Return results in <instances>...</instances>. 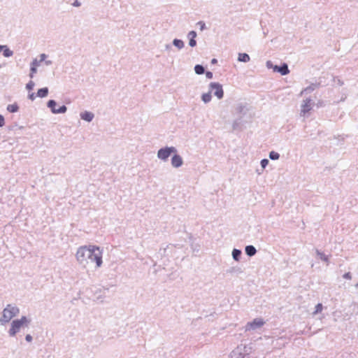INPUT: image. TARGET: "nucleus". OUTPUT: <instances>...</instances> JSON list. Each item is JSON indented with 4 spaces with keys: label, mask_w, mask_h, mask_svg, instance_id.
Returning <instances> with one entry per match:
<instances>
[{
    "label": "nucleus",
    "mask_w": 358,
    "mask_h": 358,
    "mask_svg": "<svg viewBox=\"0 0 358 358\" xmlns=\"http://www.w3.org/2000/svg\"><path fill=\"white\" fill-rule=\"evenodd\" d=\"M194 71L197 75H201V74L204 73L205 69L202 65L196 64L194 66Z\"/></svg>",
    "instance_id": "obj_21"
},
{
    "label": "nucleus",
    "mask_w": 358,
    "mask_h": 358,
    "mask_svg": "<svg viewBox=\"0 0 358 358\" xmlns=\"http://www.w3.org/2000/svg\"><path fill=\"white\" fill-rule=\"evenodd\" d=\"M251 350L250 346L241 343L231 352V357L232 358L244 357L245 355H249Z\"/></svg>",
    "instance_id": "obj_4"
},
{
    "label": "nucleus",
    "mask_w": 358,
    "mask_h": 358,
    "mask_svg": "<svg viewBox=\"0 0 358 358\" xmlns=\"http://www.w3.org/2000/svg\"><path fill=\"white\" fill-rule=\"evenodd\" d=\"M198 24L201 26L200 29L202 31L206 29V24L203 22L200 21L198 22Z\"/></svg>",
    "instance_id": "obj_39"
},
{
    "label": "nucleus",
    "mask_w": 358,
    "mask_h": 358,
    "mask_svg": "<svg viewBox=\"0 0 358 358\" xmlns=\"http://www.w3.org/2000/svg\"><path fill=\"white\" fill-rule=\"evenodd\" d=\"M67 110V108L65 106H61L59 108L57 109L56 110H53V113L57 114V113H64Z\"/></svg>",
    "instance_id": "obj_27"
},
{
    "label": "nucleus",
    "mask_w": 358,
    "mask_h": 358,
    "mask_svg": "<svg viewBox=\"0 0 358 358\" xmlns=\"http://www.w3.org/2000/svg\"><path fill=\"white\" fill-rule=\"evenodd\" d=\"M313 105L314 101L310 98L303 100L301 104V117H307L309 115L310 111L313 109Z\"/></svg>",
    "instance_id": "obj_6"
},
{
    "label": "nucleus",
    "mask_w": 358,
    "mask_h": 358,
    "mask_svg": "<svg viewBox=\"0 0 358 358\" xmlns=\"http://www.w3.org/2000/svg\"><path fill=\"white\" fill-rule=\"evenodd\" d=\"M165 49H166V50H169L171 49V45H170L169 44H166V45H165Z\"/></svg>",
    "instance_id": "obj_43"
},
{
    "label": "nucleus",
    "mask_w": 358,
    "mask_h": 358,
    "mask_svg": "<svg viewBox=\"0 0 358 358\" xmlns=\"http://www.w3.org/2000/svg\"><path fill=\"white\" fill-rule=\"evenodd\" d=\"M44 62H45V64L46 66H50V65H52V60H47V59H45V60L44 61Z\"/></svg>",
    "instance_id": "obj_42"
},
{
    "label": "nucleus",
    "mask_w": 358,
    "mask_h": 358,
    "mask_svg": "<svg viewBox=\"0 0 358 358\" xmlns=\"http://www.w3.org/2000/svg\"><path fill=\"white\" fill-rule=\"evenodd\" d=\"M245 253L247 254V255H248L249 257L254 256L257 252V250L255 249V248L253 245L246 246L245 248Z\"/></svg>",
    "instance_id": "obj_16"
},
{
    "label": "nucleus",
    "mask_w": 358,
    "mask_h": 358,
    "mask_svg": "<svg viewBox=\"0 0 358 358\" xmlns=\"http://www.w3.org/2000/svg\"><path fill=\"white\" fill-rule=\"evenodd\" d=\"M319 84L317 83H313L308 87L304 88L300 93L301 96H303L304 94H310V92H313L315 90L318 88Z\"/></svg>",
    "instance_id": "obj_13"
},
{
    "label": "nucleus",
    "mask_w": 358,
    "mask_h": 358,
    "mask_svg": "<svg viewBox=\"0 0 358 358\" xmlns=\"http://www.w3.org/2000/svg\"><path fill=\"white\" fill-rule=\"evenodd\" d=\"M171 164L173 168L178 169L182 166L183 159L178 152H174L171 159Z\"/></svg>",
    "instance_id": "obj_9"
},
{
    "label": "nucleus",
    "mask_w": 358,
    "mask_h": 358,
    "mask_svg": "<svg viewBox=\"0 0 358 358\" xmlns=\"http://www.w3.org/2000/svg\"><path fill=\"white\" fill-rule=\"evenodd\" d=\"M201 99L204 103H208L212 100L211 91L209 90L208 92L202 94Z\"/></svg>",
    "instance_id": "obj_15"
},
{
    "label": "nucleus",
    "mask_w": 358,
    "mask_h": 358,
    "mask_svg": "<svg viewBox=\"0 0 358 358\" xmlns=\"http://www.w3.org/2000/svg\"><path fill=\"white\" fill-rule=\"evenodd\" d=\"M173 45L178 48V50H181L185 47V43L183 41L178 38H175L173 40Z\"/></svg>",
    "instance_id": "obj_18"
},
{
    "label": "nucleus",
    "mask_w": 358,
    "mask_h": 358,
    "mask_svg": "<svg viewBox=\"0 0 358 358\" xmlns=\"http://www.w3.org/2000/svg\"><path fill=\"white\" fill-rule=\"evenodd\" d=\"M103 250L94 245L80 246L76 253V258L80 265L86 268L95 264L96 268L102 266Z\"/></svg>",
    "instance_id": "obj_1"
},
{
    "label": "nucleus",
    "mask_w": 358,
    "mask_h": 358,
    "mask_svg": "<svg viewBox=\"0 0 358 358\" xmlns=\"http://www.w3.org/2000/svg\"><path fill=\"white\" fill-rule=\"evenodd\" d=\"M209 90L211 93L213 92L214 95L218 99H222L224 97V90L222 85L219 83L212 82L208 85Z\"/></svg>",
    "instance_id": "obj_7"
},
{
    "label": "nucleus",
    "mask_w": 358,
    "mask_h": 358,
    "mask_svg": "<svg viewBox=\"0 0 358 358\" xmlns=\"http://www.w3.org/2000/svg\"><path fill=\"white\" fill-rule=\"evenodd\" d=\"M275 65H273V63L271 62V61H267L266 62V66L268 68V69H273V67H275Z\"/></svg>",
    "instance_id": "obj_34"
},
{
    "label": "nucleus",
    "mask_w": 358,
    "mask_h": 358,
    "mask_svg": "<svg viewBox=\"0 0 358 358\" xmlns=\"http://www.w3.org/2000/svg\"><path fill=\"white\" fill-rule=\"evenodd\" d=\"M19 313L20 309L17 306L14 304H8L2 311V315L0 317V324L1 325H5Z\"/></svg>",
    "instance_id": "obj_3"
},
{
    "label": "nucleus",
    "mask_w": 358,
    "mask_h": 358,
    "mask_svg": "<svg viewBox=\"0 0 358 358\" xmlns=\"http://www.w3.org/2000/svg\"><path fill=\"white\" fill-rule=\"evenodd\" d=\"M3 56L6 57H9L13 56V52L10 50L6 45H4V48L3 49Z\"/></svg>",
    "instance_id": "obj_23"
},
{
    "label": "nucleus",
    "mask_w": 358,
    "mask_h": 358,
    "mask_svg": "<svg viewBox=\"0 0 358 358\" xmlns=\"http://www.w3.org/2000/svg\"><path fill=\"white\" fill-rule=\"evenodd\" d=\"M265 322L262 318H255L252 322H248L245 326V331H254L261 328Z\"/></svg>",
    "instance_id": "obj_8"
},
{
    "label": "nucleus",
    "mask_w": 358,
    "mask_h": 358,
    "mask_svg": "<svg viewBox=\"0 0 358 358\" xmlns=\"http://www.w3.org/2000/svg\"><path fill=\"white\" fill-rule=\"evenodd\" d=\"M5 124V120L3 115H0V127H2Z\"/></svg>",
    "instance_id": "obj_37"
},
{
    "label": "nucleus",
    "mask_w": 358,
    "mask_h": 358,
    "mask_svg": "<svg viewBox=\"0 0 358 358\" xmlns=\"http://www.w3.org/2000/svg\"><path fill=\"white\" fill-rule=\"evenodd\" d=\"M343 277L345 279H348V280H351L352 279V275L350 272H348V273H345Z\"/></svg>",
    "instance_id": "obj_36"
},
{
    "label": "nucleus",
    "mask_w": 358,
    "mask_h": 358,
    "mask_svg": "<svg viewBox=\"0 0 358 358\" xmlns=\"http://www.w3.org/2000/svg\"><path fill=\"white\" fill-rule=\"evenodd\" d=\"M250 60V56L247 53H238V61L241 62H248Z\"/></svg>",
    "instance_id": "obj_17"
},
{
    "label": "nucleus",
    "mask_w": 358,
    "mask_h": 358,
    "mask_svg": "<svg viewBox=\"0 0 358 358\" xmlns=\"http://www.w3.org/2000/svg\"><path fill=\"white\" fill-rule=\"evenodd\" d=\"M268 160L267 159H264L261 161V166L262 167V169H265L266 166L268 165Z\"/></svg>",
    "instance_id": "obj_32"
},
{
    "label": "nucleus",
    "mask_w": 358,
    "mask_h": 358,
    "mask_svg": "<svg viewBox=\"0 0 358 358\" xmlns=\"http://www.w3.org/2000/svg\"><path fill=\"white\" fill-rule=\"evenodd\" d=\"M4 48V45H0V52L3 50Z\"/></svg>",
    "instance_id": "obj_45"
},
{
    "label": "nucleus",
    "mask_w": 358,
    "mask_h": 358,
    "mask_svg": "<svg viewBox=\"0 0 358 358\" xmlns=\"http://www.w3.org/2000/svg\"><path fill=\"white\" fill-rule=\"evenodd\" d=\"M236 110L238 112L241 113H245L247 110V108H245V106H242V105H239L237 108H236Z\"/></svg>",
    "instance_id": "obj_30"
},
{
    "label": "nucleus",
    "mask_w": 358,
    "mask_h": 358,
    "mask_svg": "<svg viewBox=\"0 0 358 358\" xmlns=\"http://www.w3.org/2000/svg\"><path fill=\"white\" fill-rule=\"evenodd\" d=\"M37 73V69H36L35 67H31L30 68V73H29V77L31 78H34V76L35 73Z\"/></svg>",
    "instance_id": "obj_31"
},
{
    "label": "nucleus",
    "mask_w": 358,
    "mask_h": 358,
    "mask_svg": "<svg viewBox=\"0 0 358 358\" xmlns=\"http://www.w3.org/2000/svg\"><path fill=\"white\" fill-rule=\"evenodd\" d=\"M31 322V319L27 316H22L19 319L13 320L8 331L10 337L15 336L22 329L28 328Z\"/></svg>",
    "instance_id": "obj_2"
},
{
    "label": "nucleus",
    "mask_w": 358,
    "mask_h": 358,
    "mask_svg": "<svg viewBox=\"0 0 358 358\" xmlns=\"http://www.w3.org/2000/svg\"><path fill=\"white\" fill-rule=\"evenodd\" d=\"M57 103L55 100H49L47 103V106L51 109L52 113H53V110H56L55 106Z\"/></svg>",
    "instance_id": "obj_24"
},
{
    "label": "nucleus",
    "mask_w": 358,
    "mask_h": 358,
    "mask_svg": "<svg viewBox=\"0 0 358 358\" xmlns=\"http://www.w3.org/2000/svg\"><path fill=\"white\" fill-rule=\"evenodd\" d=\"M269 157L272 160H277L279 159L280 157V155L276 152H274V151H271L270 153H269Z\"/></svg>",
    "instance_id": "obj_26"
},
{
    "label": "nucleus",
    "mask_w": 358,
    "mask_h": 358,
    "mask_svg": "<svg viewBox=\"0 0 358 358\" xmlns=\"http://www.w3.org/2000/svg\"><path fill=\"white\" fill-rule=\"evenodd\" d=\"M174 152H178L177 149L173 146H166L160 148L157 153V157L159 159L166 162L171 155Z\"/></svg>",
    "instance_id": "obj_5"
},
{
    "label": "nucleus",
    "mask_w": 358,
    "mask_h": 358,
    "mask_svg": "<svg viewBox=\"0 0 358 358\" xmlns=\"http://www.w3.org/2000/svg\"><path fill=\"white\" fill-rule=\"evenodd\" d=\"M48 94V87H43L41 89H39L37 92V96L41 98H44L47 96Z\"/></svg>",
    "instance_id": "obj_19"
},
{
    "label": "nucleus",
    "mask_w": 358,
    "mask_h": 358,
    "mask_svg": "<svg viewBox=\"0 0 358 358\" xmlns=\"http://www.w3.org/2000/svg\"><path fill=\"white\" fill-rule=\"evenodd\" d=\"M39 57H40V59L39 60L41 61V62H44L47 59L48 55L46 54H45V53H42V54L40 55Z\"/></svg>",
    "instance_id": "obj_35"
},
{
    "label": "nucleus",
    "mask_w": 358,
    "mask_h": 358,
    "mask_svg": "<svg viewBox=\"0 0 358 358\" xmlns=\"http://www.w3.org/2000/svg\"><path fill=\"white\" fill-rule=\"evenodd\" d=\"M315 311L313 313V315H317V313H321L322 311V309H323V306H322V303H317L316 306H315Z\"/></svg>",
    "instance_id": "obj_25"
},
{
    "label": "nucleus",
    "mask_w": 358,
    "mask_h": 358,
    "mask_svg": "<svg viewBox=\"0 0 358 358\" xmlns=\"http://www.w3.org/2000/svg\"><path fill=\"white\" fill-rule=\"evenodd\" d=\"M315 253H316L317 257L320 259H321L322 261H323L324 262L326 263L327 266H328L329 264V257L328 255H326L324 253H323L322 252H321L318 250H316Z\"/></svg>",
    "instance_id": "obj_14"
},
{
    "label": "nucleus",
    "mask_w": 358,
    "mask_h": 358,
    "mask_svg": "<svg viewBox=\"0 0 358 358\" xmlns=\"http://www.w3.org/2000/svg\"><path fill=\"white\" fill-rule=\"evenodd\" d=\"M41 61L38 60L37 59H34L33 61L31 63V67H35L37 69L38 66L41 65Z\"/></svg>",
    "instance_id": "obj_28"
},
{
    "label": "nucleus",
    "mask_w": 358,
    "mask_h": 358,
    "mask_svg": "<svg viewBox=\"0 0 358 358\" xmlns=\"http://www.w3.org/2000/svg\"><path fill=\"white\" fill-rule=\"evenodd\" d=\"M35 86V83L32 81V80H30L27 85H26V89L29 91L31 90Z\"/></svg>",
    "instance_id": "obj_29"
},
{
    "label": "nucleus",
    "mask_w": 358,
    "mask_h": 358,
    "mask_svg": "<svg viewBox=\"0 0 358 358\" xmlns=\"http://www.w3.org/2000/svg\"><path fill=\"white\" fill-rule=\"evenodd\" d=\"M355 287H358V283H357V284L355 285Z\"/></svg>",
    "instance_id": "obj_46"
},
{
    "label": "nucleus",
    "mask_w": 358,
    "mask_h": 358,
    "mask_svg": "<svg viewBox=\"0 0 358 358\" xmlns=\"http://www.w3.org/2000/svg\"><path fill=\"white\" fill-rule=\"evenodd\" d=\"M206 78H208V79H212V78H213V73H212V72H210V71H207V72L206 73Z\"/></svg>",
    "instance_id": "obj_40"
},
{
    "label": "nucleus",
    "mask_w": 358,
    "mask_h": 358,
    "mask_svg": "<svg viewBox=\"0 0 358 358\" xmlns=\"http://www.w3.org/2000/svg\"><path fill=\"white\" fill-rule=\"evenodd\" d=\"M32 336L30 334H27L25 336L26 341L31 343L32 341Z\"/></svg>",
    "instance_id": "obj_38"
},
{
    "label": "nucleus",
    "mask_w": 358,
    "mask_h": 358,
    "mask_svg": "<svg viewBox=\"0 0 358 358\" xmlns=\"http://www.w3.org/2000/svg\"><path fill=\"white\" fill-rule=\"evenodd\" d=\"M217 62V60L216 59H213L211 60V64H216Z\"/></svg>",
    "instance_id": "obj_44"
},
{
    "label": "nucleus",
    "mask_w": 358,
    "mask_h": 358,
    "mask_svg": "<svg viewBox=\"0 0 358 358\" xmlns=\"http://www.w3.org/2000/svg\"><path fill=\"white\" fill-rule=\"evenodd\" d=\"M72 6L73 7H76V8H78V7H80L81 6V2L78 0H75L73 3H72Z\"/></svg>",
    "instance_id": "obj_33"
},
{
    "label": "nucleus",
    "mask_w": 358,
    "mask_h": 358,
    "mask_svg": "<svg viewBox=\"0 0 358 358\" xmlns=\"http://www.w3.org/2000/svg\"><path fill=\"white\" fill-rule=\"evenodd\" d=\"M273 71L276 72H279L281 75L285 76L289 73L288 69V66L286 64H283L281 66H275L273 67Z\"/></svg>",
    "instance_id": "obj_11"
},
{
    "label": "nucleus",
    "mask_w": 358,
    "mask_h": 358,
    "mask_svg": "<svg viewBox=\"0 0 358 358\" xmlns=\"http://www.w3.org/2000/svg\"><path fill=\"white\" fill-rule=\"evenodd\" d=\"M196 36L197 34L195 31H190L187 34V38H189V45L192 48H194L196 45V41L195 40Z\"/></svg>",
    "instance_id": "obj_10"
},
{
    "label": "nucleus",
    "mask_w": 358,
    "mask_h": 358,
    "mask_svg": "<svg viewBox=\"0 0 358 358\" xmlns=\"http://www.w3.org/2000/svg\"><path fill=\"white\" fill-rule=\"evenodd\" d=\"M28 98L31 100V101H34L36 98V96H35V94L34 93H31L28 95Z\"/></svg>",
    "instance_id": "obj_41"
},
{
    "label": "nucleus",
    "mask_w": 358,
    "mask_h": 358,
    "mask_svg": "<svg viewBox=\"0 0 358 358\" xmlns=\"http://www.w3.org/2000/svg\"><path fill=\"white\" fill-rule=\"evenodd\" d=\"M18 109H19V107L15 103L9 104L7 106V110L9 111L10 113H16V112H17Z\"/></svg>",
    "instance_id": "obj_22"
},
{
    "label": "nucleus",
    "mask_w": 358,
    "mask_h": 358,
    "mask_svg": "<svg viewBox=\"0 0 358 358\" xmlns=\"http://www.w3.org/2000/svg\"><path fill=\"white\" fill-rule=\"evenodd\" d=\"M241 254H242L241 250H240L238 249H234L232 250V257L236 262L240 260Z\"/></svg>",
    "instance_id": "obj_20"
},
{
    "label": "nucleus",
    "mask_w": 358,
    "mask_h": 358,
    "mask_svg": "<svg viewBox=\"0 0 358 358\" xmlns=\"http://www.w3.org/2000/svg\"><path fill=\"white\" fill-rule=\"evenodd\" d=\"M80 118L86 122H90L94 117L93 113L90 111H84L80 114Z\"/></svg>",
    "instance_id": "obj_12"
}]
</instances>
